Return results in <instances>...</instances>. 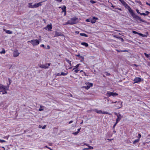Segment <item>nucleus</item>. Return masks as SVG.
<instances>
[{"label":"nucleus","instance_id":"50","mask_svg":"<svg viewBox=\"0 0 150 150\" xmlns=\"http://www.w3.org/2000/svg\"><path fill=\"white\" fill-rule=\"evenodd\" d=\"M136 11H137V13H139L140 14V12H139V11L138 9H136Z\"/></svg>","mask_w":150,"mask_h":150},{"label":"nucleus","instance_id":"4","mask_svg":"<svg viewBox=\"0 0 150 150\" xmlns=\"http://www.w3.org/2000/svg\"><path fill=\"white\" fill-rule=\"evenodd\" d=\"M122 4L127 8L128 9L129 12L130 13L133 10L124 1H122Z\"/></svg>","mask_w":150,"mask_h":150},{"label":"nucleus","instance_id":"62","mask_svg":"<svg viewBox=\"0 0 150 150\" xmlns=\"http://www.w3.org/2000/svg\"><path fill=\"white\" fill-rule=\"evenodd\" d=\"M118 9L119 10H120V11H121V10H121V8H118Z\"/></svg>","mask_w":150,"mask_h":150},{"label":"nucleus","instance_id":"6","mask_svg":"<svg viewBox=\"0 0 150 150\" xmlns=\"http://www.w3.org/2000/svg\"><path fill=\"white\" fill-rule=\"evenodd\" d=\"M106 95L107 96H108V97H110L111 96L114 97L117 96L118 95V94L116 93H114L112 92H110V91H107Z\"/></svg>","mask_w":150,"mask_h":150},{"label":"nucleus","instance_id":"32","mask_svg":"<svg viewBox=\"0 0 150 150\" xmlns=\"http://www.w3.org/2000/svg\"><path fill=\"white\" fill-rule=\"evenodd\" d=\"M144 54L147 58H148L149 57H150L149 54H147L146 53H144Z\"/></svg>","mask_w":150,"mask_h":150},{"label":"nucleus","instance_id":"57","mask_svg":"<svg viewBox=\"0 0 150 150\" xmlns=\"http://www.w3.org/2000/svg\"><path fill=\"white\" fill-rule=\"evenodd\" d=\"M121 40V41L122 42H123L124 41V40L123 38H120Z\"/></svg>","mask_w":150,"mask_h":150},{"label":"nucleus","instance_id":"26","mask_svg":"<svg viewBox=\"0 0 150 150\" xmlns=\"http://www.w3.org/2000/svg\"><path fill=\"white\" fill-rule=\"evenodd\" d=\"M139 141V139H136L133 142V144H136Z\"/></svg>","mask_w":150,"mask_h":150},{"label":"nucleus","instance_id":"58","mask_svg":"<svg viewBox=\"0 0 150 150\" xmlns=\"http://www.w3.org/2000/svg\"><path fill=\"white\" fill-rule=\"evenodd\" d=\"M83 74H84V75L85 76H88V75H86V73H85V72H83Z\"/></svg>","mask_w":150,"mask_h":150},{"label":"nucleus","instance_id":"22","mask_svg":"<svg viewBox=\"0 0 150 150\" xmlns=\"http://www.w3.org/2000/svg\"><path fill=\"white\" fill-rule=\"evenodd\" d=\"M40 108L39 109V110L40 111H42L44 110V107L43 106H42L40 105Z\"/></svg>","mask_w":150,"mask_h":150},{"label":"nucleus","instance_id":"28","mask_svg":"<svg viewBox=\"0 0 150 150\" xmlns=\"http://www.w3.org/2000/svg\"><path fill=\"white\" fill-rule=\"evenodd\" d=\"M65 60L69 64L70 66H71V61H70L69 59H67V58L65 59Z\"/></svg>","mask_w":150,"mask_h":150},{"label":"nucleus","instance_id":"33","mask_svg":"<svg viewBox=\"0 0 150 150\" xmlns=\"http://www.w3.org/2000/svg\"><path fill=\"white\" fill-rule=\"evenodd\" d=\"M140 14L141 15H143L144 16H146L147 15V14H146L144 13H140Z\"/></svg>","mask_w":150,"mask_h":150},{"label":"nucleus","instance_id":"30","mask_svg":"<svg viewBox=\"0 0 150 150\" xmlns=\"http://www.w3.org/2000/svg\"><path fill=\"white\" fill-rule=\"evenodd\" d=\"M6 52L5 50L4 49L3 50L0 52L1 54H5Z\"/></svg>","mask_w":150,"mask_h":150},{"label":"nucleus","instance_id":"48","mask_svg":"<svg viewBox=\"0 0 150 150\" xmlns=\"http://www.w3.org/2000/svg\"><path fill=\"white\" fill-rule=\"evenodd\" d=\"M142 37H146L147 36L145 35L142 34Z\"/></svg>","mask_w":150,"mask_h":150},{"label":"nucleus","instance_id":"45","mask_svg":"<svg viewBox=\"0 0 150 150\" xmlns=\"http://www.w3.org/2000/svg\"><path fill=\"white\" fill-rule=\"evenodd\" d=\"M58 2H62V0H56Z\"/></svg>","mask_w":150,"mask_h":150},{"label":"nucleus","instance_id":"31","mask_svg":"<svg viewBox=\"0 0 150 150\" xmlns=\"http://www.w3.org/2000/svg\"><path fill=\"white\" fill-rule=\"evenodd\" d=\"M88 148H85L84 149H93V147L91 146H89Z\"/></svg>","mask_w":150,"mask_h":150},{"label":"nucleus","instance_id":"29","mask_svg":"<svg viewBox=\"0 0 150 150\" xmlns=\"http://www.w3.org/2000/svg\"><path fill=\"white\" fill-rule=\"evenodd\" d=\"M101 113L103 114H108L110 115L111 114L110 113H109V112H105H105L103 111V112H102V111Z\"/></svg>","mask_w":150,"mask_h":150},{"label":"nucleus","instance_id":"40","mask_svg":"<svg viewBox=\"0 0 150 150\" xmlns=\"http://www.w3.org/2000/svg\"><path fill=\"white\" fill-rule=\"evenodd\" d=\"M6 141L4 140H1L0 139V142L1 143H3L5 142Z\"/></svg>","mask_w":150,"mask_h":150},{"label":"nucleus","instance_id":"18","mask_svg":"<svg viewBox=\"0 0 150 150\" xmlns=\"http://www.w3.org/2000/svg\"><path fill=\"white\" fill-rule=\"evenodd\" d=\"M47 28L49 30H50L52 28V25L51 24H50L48 25L47 26Z\"/></svg>","mask_w":150,"mask_h":150},{"label":"nucleus","instance_id":"17","mask_svg":"<svg viewBox=\"0 0 150 150\" xmlns=\"http://www.w3.org/2000/svg\"><path fill=\"white\" fill-rule=\"evenodd\" d=\"M76 56L79 57L80 58H81V62H82L84 60V57H83L81 56L79 54L76 55Z\"/></svg>","mask_w":150,"mask_h":150},{"label":"nucleus","instance_id":"46","mask_svg":"<svg viewBox=\"0 0 150 150\" xmlns=\"http://www.w3.org/2000/svg\"><path fill=\"white\" fill-rule=\"evenodd\" d=\"M145 12L146 13L147 15L149 13V12L148 11H146Z\"/></svg>","mask_w":150,"mask_h":150},{"label":"nucleus","instance_id":"11","mask_svg":"<svg viewBox=\"0 0 150 150\" xmlns=\"http://www.w3.org/2000/svg\"><path fill=\"white\" fill-rule=\"evenodd\" d=\"M117 103L115 105L116 107H117V109H120L122 107V103L123 102H120V101H118Z\"/></svg>","mask_w":150,"mask_h":150},{"label":"nucleus","instance_id":"41","mask_svg":"<svg viewBox=\"0 0 150 150\" xmlns=\"http://www.w3.org/2000/svg\"><path fill=\"white\" fill-rule=\"evenodd\" d=\"M117 124V123H116V122H115V124L113 126V127H112L113 129H114L115 127V126Z\"/></svg>","mask_w":150,"mask_h":150},{"label":"nucleus","instance_id":"51","mask_svg":"<svg viewBox=\"0 0 150 150\" xmlns=\"http://www.w3.org/2000/svg\"><path fill=\"white\" fill-rule=\"evenodd\" d=\"M81 128H79L78 129V131L77 132H78V133L80 132V130L81 129Z\"/></svg>","mask_w":150,"mask_h":150},{"label":"nucleus","instance_id":"15","mask_svg":"<svg viewBox=\"0 0 150 150\" xmlns=\"http://www.w3.org/2000/svg\"><path fill=\"white\" fill-rule=\"evenodd\" d=\"M62 33L60 32H58L56 31L55 32V35L54 36V37H57L58 36L61 35Z\"/></svg>","mask_w":150,"mask_h":150},{"label":"nucleus","instance_id":"56","mask_svg":"<svg viewBox=\"0 0 150 150\" xmlns=\"http://www.w3.org/2000/svg\"><path fill=\"white\" fill-rule=\"evenodd\" d=\"M117 102V101H116L115 102H112V104H113L114 103H116Z\"/></svg>","mask_w":150,"mask_h":150},{"label":"nucleus","instance_id":"44","mask_svg":"<svg viewBox=\"0 0 150 150\" xmlns=\"http://www.w3.org/2000/svg\"><path fill=\"white\" fill-rule=\"evenodd\" d=\"M61 75L60 74H59V73H57L56 74V76H60Z\"/></svg>","mask_w":150,"mask_h":150},{"label":"nucleus","instance_id":"34","mask_svg":"<svg viewBox=\"0 0 150 150\" xmlns=\"http://www.w3.org/2000/svg\"><path fill=\"white\" fill-rule=\"evenodd\" d=\"M74 70V72L75 73H77L79 70V69H76Z\"/></svg>","mask_w":150,"mask_h":150},{"label":"nucleus","instance_id":"61","mask_svg":"<svg viewBox=\"0 0 150 150\" xmlns=\"http://www.w3.org/2000/svg\"><path fill=\"white\" fill-rule=\"evenodd\" d=\"M147 143L149 144V146H150V141L148 142H147Z\"/></svg>","mask_w":150,"mask_h":150},{"label":"nucleus","instance_id":"38","mask_svg":"<svg viewBox=\"0 0 150 150\" xmlns=\"http://www.w3.org/2000/svg\"><path fill=\"white\" fill-rule=\"evenodd\" d=\"M8 81H9V85H9L11 83V81L10 80V79L9 78H8Z\"/></svg>","mask_w":150,"mask_h":150},{"label":"nucleus","instance_id":"54","mask_svg":"<svg viewBox=\"0 0 150 150\" xmlns=\"http://www.w3.org/2000/svg\"><path fill=\"white\" fill-rule=\"evenodd\" d=\"M46 127V125H45L43 126V127H42V129H44Z\"/></svg>","mask_w":150,"mask_h":150},{"label":"nucleus","instance_id":"43","mask_svg":"<svg viewBox=\"0 0 150 150\" xmlns=\"http://www.w3.org/2000/svg\"><path fill=\"white\" fill-rule=\"evenodd\" d=\"M91 2L92 3H93V4H94V3H95V1H93V0H91Z\"/></svg>","mask_w":150,"mask_h":150},{"label":"nucleus","instance_id":"60","mask_svg":"<svg viewBox=\"0 0 150 150\" xmlns=\"http://www.w3.org/2000/svg\"><path fill=\"white\" fill-rule=\"evenodd\" d=\"M41 47H44V45L43 44H42L41 45Z\"/></svg>","mask_w":150,"mask_h":150},{"label":"nucleus","instance_id":"5","mask_svg":"<svg viewBox=\"0 0 150 150\" xmlns=\"http://www.w3.org/2000/svg\"><path fill=\"white\" fill-rule=\"evenodd\" d=\"M114 113L117 117L116 121V123H117L123 117V116L121 114L119 113H117L115 112Z\"/></svg>","mask_w":150,"mask_h":150},{"label":"nucleus","instance_id":"27","mask_svg":"<svg viewBox=\"0 0 150 150\" xmlns=\"http://www.w3.org/2000/svg\"><path fill=\"white\" fill-rule=\"evenodd\" d=\"M68 74V72H67L66 73H64V72H62L60 74H61V75L65 76V75H67Z\"/></svg>","mask_w":150,"mask_h":150},{"label":"nucleus","instance_id":"12","mask_svg":"<svg viewBox=\"0 0 150 150\" xmlns=\"http://www.w3.org/2000/svg\"><path fill=\"white\" fill-rule=\"evenodd\" d=\"M19 54L18 50H16L13 51V56L14 57H17L19 55Z\"/></svg>","mask_w":150,"mask_h":150},{"label":"nucleus","instance_id":"21","mask_svg":"<svg viewBox=\"0 0 150 150\" xmlns=\"http://www.w3.org/2000/svg\"><path fill=\"white\" fill-rule=\"evenodd\" d=\"M116 51L117 52H128V51L127 50H116Z\"/></svg>","mask_w":150,"mask_h":150},{"label":"nucleus","instance_id":"39","mask_svg":"<svg viewBox=\"0 0 150 150\" xmlns=\"http://www.w3.org/2000/svg\"><path fill=\"white\" fill-rule=\"evenodd\" d=\"M105 74L107 76H109L110 75V74L107 72H105Z\"/></svg>","mask_w":150,"mask_h":150},{"label":"nucleus","instance_id":"23","mask_svg":"<svg viewBox=\"0 0 150 150\" xmlns=\"http://www.w3.org/2000/svg\"><path fill=\"white\" fill-rule=\"evenodd\" d=\"M80 35L81 36H85V37H88V35L85 34V33H80Z\"/></svg>","mask_w":150,"mask_h":150},{"label":"nucleus","instance_id":"36","mask_svg":"<svg viewBox=\"0 0 150 150\" xmlns=\"http://www.w3.org/2000/svg\"><path fill=\"white\" fill-rule=\"evenodd\" d=\"M91 18H90L89 19H86V22H91Z\"/></svg>","mask_w":150,"mask_h":150},{"label":"nucleus","instance_id":"37","mask_svg":"<svg viewBox=\"0 0 150 150\" xmlns=\"http://www.w3.org/2000/svg\"><path fill=\"white\" fill-rule=\"evenodd\" d=\"M132 33H133L134 34H138V33L136 32V31H132Z\"/></svg>","mask_w":150,"mask_h":150},{"label":"nucleus","instance_id":"19","mask_svg":"<svg viewBox=\"0 0 150 150\" xmlns=\"http://www.w3.org/2000/svg\"><path fill=\"white\" fill-rule=\"evenodd\" d=\"M66 7L65 6H64L62 8V12H64L65 14L66 13Z\"/></svg>","mask_w":150,"mask_h":150},{"label":"nucleus","instance_id":"8","mask_svg":"<svg viewBox=\"0 0 150 150\" xmlns=\"http://www.w3.org/2000/svg\"><path fill=\"white\" fill-rule=\"evenodd\" d=\"M85 84L87 86H83V88L87 90L89 89L93 85L92 83L89 82H86L85 83Z\"/></svg>","mask_w":150,"mask_h":150},{"label":"nucleus","instance_id":"24","mask_svg":"<svg viewBox=\"0 0 150 150\" xmlns=\"http://www.w3.org/2000/svg\"><path fill=\"white\" fill-rule=\"evenodd\" d=\"M80 65V64H79L76 65L74 67V68L73 69V70H74L76 69H79L78 67Z\"/></svg>","mask_w":150,"mask_h":150},{"label":"nucleus","instance_id":"63","mask_svg":"<svg viewBox=\"0 0 150 150\" xmlns=\"http://www.w3.org/2000/svg\"><path fill=\"white\" fill-rule=\"evenodd\" d=\"M76 33H77V34H78L79 33V32H78V31H76Z\"/></svg>","mask_w":150,"mask_h":150},{"label":"nucleus","instance_id":"52","mask_svg":"<svg viewBox=\"0 0 150 150\" xmlns=\"http://www.w3.org/2000/svg\"><path fill=\"white\" fill-rule=\"evenodd\" d=\"M146 4L147 5L149 6H150V4L149 3H148L147 2H146Z\"/></svg>","mask_w":150,"mask_h":150},{"label":"nucleus","instance_id":"10","mask_svg":"<svg viewBox=\"0 0 150 150\" xmlns=\"http://www.w3.org/2000/svg\"><path fill=\"white\" fill-rule=\"evenodd\" d=\"M50 63H49L46 64H45L40 65V67L42 68H43L45 69H47L48 68L49 66H50Z\"/></svg>","mask_w":150,"mask_h":150},{"label":"nucleus","instance_id":"7","mask_svg":"<svg viewBox=\"0 0 150 150\" xmlns=\"http://www.w3.org/2000/svg\"><path fill=\"white\" fill-rule=\"evenodd\" d=\"M31 42H32L31 44L33 45V46L37 45L39 44L40 43L39 41L37 39L33 40Z\"/></svg>","mask_w":150,"mask_h":150},{"label":"nucleus","instance_id":"53","mask_svg":"<svg viewBox=\"0 0 150 150\" xmlns=\"http://www.w3.org/2000/svg\"><path fill=\"white\" fill-rule=\"evenodd\" d=\"M32 41V40H30V41H28V42H30L31 44H32V42H31V41Z\"/></svg>","mask_w":150,"mask_h":150},{"label":"nucleus","instance_id":"35","mask_svg":"<svg viewBox=\"0 0 150 150\" xmlns=\"http://www.w3.org/2000/svg\"><path fill=\"white\" fill-rule=\"evenodd\" d=\"M78 133V132H73L72 133V134L75 135H77Z\"/></svg>","mask_w":150,"mask_h":150},{"label":"nucleus","instance_id":"9","mask_svg":"<svg viewBox=\"0 0 150 150\" xmlns=\"http://www.w3.org/2000/svg\"><path fill=\"white\" fill-rule=\"evenodd\" d=\"M9 86V85L6 86L0 84V90L3 89L4 90H8Z\"/></svg>","mask_w":150,"mask_h":150},{"label":"nucleus","instance_id":"14","mask_svg":"<svg viewBox=\"0 0 150 150\" xmlns=\"http://www.w3.org/2000/svg\"><path fill=\"white\" fill-rule=\"evenodd\" d=\"M134 83H137L141 81V79L139 77H137L134 80Z\"/></svg>","mask_w":150,"mask_h":150},{"label":"nucleus","instance_id":"20","mask_svg":"<svg viewBox=\"0 0 150 150\" xmlns=\"http://www.w3.org/2000/svg\"><path fill=\"white\" fill-rule=\"evenodd\" d=\"M81 44L82 45H84L86 47H87L88 46V44L85 42H82Z\"/></svg>","mask_w":150,"mask_h":150},{"label":"nucleus","instance_id":"13","mask_svg":"<svg viewBox=\"0 0 150 150\" xmlns=\"http://www.w3.org/2000/svg\"><path fill=\"white\" fill-rule=\"evenodd\" d=\"M98 20V18L93 17L92 18H91V22L92 23H94L96 22V20Z\"/></svg>","mask_w":150,"mask_h":150},{"label":"nucleus","instance_id":"64","mask_svg":"<svg viewBox=\"0 0 150 150\" xmlns=\"http://www.w3.org/2000/svg\"><path fill=\"white\" fill-rule=\"evenodd\" d=\"M80 72H83V73L84 72L83 71V70H81V71H80Z\"/></svg>","mask_w":150,"mask_h":150},{"label":"nucleus","instance_id":"59","mask_svg":"<svg viewBox=\"0 0 150 150\" xmlns=\"http://www.w3.org/2000/svg\"><path fill=\"white\" fill-rule=\"evenodd\" d=\"M122 3V1H124L123 0H119Z\"/></svg>","mask_w":150,"mask_h":150},{"label":"nucleus","instance_id":"42","mask_svg":"<svg viewBox=\"0 0 150 150\" xmlns=\"http://www.w3.org/2000/svg\"><path fill=\"white\" fill-rule=\"evenodd\" d=\"M7 91H5L4 92H3V93H2V94H7Z\"/></svg>","mask_w":150,"mask_h":150},{"label":"nucleus","instance_id":"49","mask_svg":"<svg viewBox=\"0 0 150 150\" xmlns=\"http://www.w3.org/2000/svg\"><path fill=\"white\" fill-rule=\"evenodd\" d=\"M138 136H139V138H140L141 137V135L140 134H138Z\"/></svg>","mask_w":150,"mask_h":150},{"label":"nucleus","instance_id":"25","mask_svg":"<svg viewBox=\"0 0 150 150\" xmlns=\"http://www.w3.org/2000/svg\"><path fill=\"white\" fill-rule=\"evenodd\" d=\"M94 111L98 113H101L102 112V111L101 110H98L96 109L94 110Z\"/></svg>","mask_w":150,"mask_h":150},{"label":"nucleus","instance_id":"1","mask_svg":"<svg viewBox=\"0 0 150 150\" xmlns=\"http://www.w3.org/2000/svg\"><path fill=\"white\" fill-rule=\"evenodd\" d=\"M130 13L132 16L137 21H138V20H139L142 22H145V21L141 19L140 17L136 15L134 12L133 11Z\"/></svg>","mask_w":150,"mask_h":150},{"label":"nucleus","instance_id":"16","mask_svg":"<svg viewBox=\"0 0 150 150\" xmlns=\"http://www.w3.org/2000/svg\"><path fill=\"white\" fill-rule=\"evenodd\" d=\"M3 30L4 31H5L6 33L8 34H12L13 33L12 31H11L10 30H7L5 29H4Z\"/></svg>","mask_w":150,"mask_h":150},{"label":"nucleus","instance_id":"3","mask_svg":"<svg viewBox=\"0 0 150 150\" xmlns=\"http://www.w3.org/2000/svg\"><path fill=\"white\" fill-rule=\"evenodd\" d=\"M78 20V18L76 17H73L69 20H68L67 23V24L73 25L77 23L76 21Z\"/></svg>","mask_w":150,"mask_h":150},{"label":"nucleus","instance_id":"2","mask_svg":"<svg viewBox=\"0 0 150 150\" xmlns=\"http://www.w3.org/2000/svg\"><path fill=\"white\" fill-rule=\"evenodd\" d=\"M42 2H41L38 3H36L33 5H32L33 3H29L28 4L29 7L32 8H38L39 7V6H41L42 5L41 3Z\"/></svg>","mask_w":150,"mask_h":150},{"label":"nucleus","instance_id":"55","mask_svg":"<svg viewBox=\"0 0 150 150\" xmlns=\"http://www.w3.org/2000/svg\"><path fill=\"white\" fill-rule=\"evenodd\" d=\"M73 122V121H70L69 122V124H71V123H72Z\"/></svg>","mask_w":150,"mask_h":150},{"label":"nucleus","instance_id":"47","mask_svg":"<svg viewBox=\"0 0 150 150\" xmlns=\"http://www.w3.org/2000/svg\"><path fill=\"white\" fill-rule=\"evenodd\" d=\"M138 34L140 36H142L143 34L138 33Z\"/></svg>","mask_w":150,"mask_h":150}]
</instances>
